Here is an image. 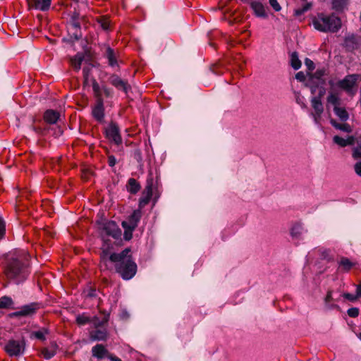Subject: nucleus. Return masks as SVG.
<instances>
[{
    "instance_id": "53",
    "label": "nucleus",
    "mask_w": 361,
    "mask_h": 361,
    "mask_svg": "<svg viewBox=\"0 0 361 361\" xmlns=\"http://www.w3.org/2000/svg\"><path fill=\"white\" fill-rule=\"evenodd\" d=\"M108 358L110 359L111 361H122L120 358L111 354L108 355Z\"/></svg>"
},
{
    "instance_id": "9",
    "label": "nucleus",
    "mask_w": 361,
    "mask_h": 361,
    "mask_svg": "<svg viewBox=\"0 0 361 361\" xmlns=\"http://www.w3.org/2000/svg\"><path fill=\"white\" fill-rule=\"evenodd\" d=\"M360 80L361 76L358 74L348 75L343 80H339L337 85L346 92L351 94L357 82Z\"/></svg>"
},
{
    "instance_id": "18",
    "label": "nucleus",
    "mask_w": 361,
    "mask_h": 361,
    "mask_svg": "<svg viewBox=\"0 0 361 361\" xmlns=\"http://www.w3.org/2000/svg\"><path fill=\"white\" fill-rule=\"evenodd\" d=\"M355 137L354 136H348L346 139L343 138L338 135H335L333 138L334 143L339 145L341 147H346L348 145H352L355 142Z\"/></svg>"
},
{
    "instance_id": "29",
    "label": "nucleus",
    "mask_w": 361,
    "mask_h": 361,
    "mask_svg": "<svg viewBox=\"0 0 361 361\" xmlns=\"http://www.w3.org/2000/svg\"><path fill=\"white\" fill-rule=\"evenodd\" d=\"M140 189V184L134 178H130L128 183V190L133 194L137 193Z\"/></svg>"
},
{
    "instance_id": "15",
    "label": "nucleus",
    "mask_w": 361,
    "mask_h": 361,
    "mask_svg": "<svg viewBox=\"0 0 361 361\" xmlns=\"http://www.w3.org/2000/svg\"><path fill=\"white\" fill-rule=\"evenodd\" d=\"M30 9L40 10L45 11L49 10L51 0H27Z\"/></svg>"
},
{
    "instance_id": "24",
    "label": "nucleus",
    "mask_w": 361,
    "mask_h": 361,
    "mask_svg": "<svg viewBox=\"0 0 361 361\" xmlns=\"http://www.w3.org/2000/svg\"><path fill=\"white\" fill-rule=\"evenodd\" d=\"M330 123L335 128L340 130L341 131L350 133L353 130L351 126L348 123H338L334 119H331Z\"/></svg>"
},
{
    "instance_id": "38",
    "label": "nucleus",
    "mask_w": 361,
    "mask_h": 361,
    "mask_svg": "<svg viewBox=\"0 0 361 361\" xmlns=\"http://www.w3.org/2000/svg\"><path fill=\"white\" fill-rule=\"evenodd\" d=\"M42 354L45 359H50L54 355V352L53 350H49L47 348H44L42 350Z\"/></svg>"
},
{
    "instance_id": "37",
    "label": "nucleus",
    "mask_w": 361,
    "mask_h": 361,
    "mask_svg": "<svg viewBox=\"0 0 361 361\" xmlns=\"http://www.w3.org/2000/svg\"><path fill=\"white\" fill-rule=\"evenodd\" d=\"M332 292L331 291H328L327 294H326V296L325 298V303H326V305L329 307V308H333V307H337L338 306L336 305H330L329 302L332 300Z\"/></svg>"
},
{
    "instance_id": "39",
    "label": "nucleus",
    "mask_w": 361,
    "mask_h": 361,
    "mask_svg": "<svg viewBox=\"0 0 361 361\" xmlns=\"http://www.w3.org/2000/svg\"><path fill=\"white\" fill-rule=\"evenodd\" d=\"M310 7H311V4L307 3L305 6H303L301 8H299V9L296 10L295 11V14L297 16L302 15L305 12L308 11L310 8Z\"/></svg>"
},
{
    "instance_id": "56",
    "label": "nucleus",
    "mask_w": 361,
    "mask_h": 361,
    "mask_svg": "<svg viewBox=\"0 0 361 361\" xmlns=\"http://www.w3.org/2000/svg\"><path fill=\"white\" fill-rule=\"evenodd\" d=\"M329 85H330L331 86H333V82H332L331 81V82H329Z\"/></svg>"
},
{
    "instance_id": "44",
    "label": "nucleus",
    "mask_w": 361,
    "mask_h": 361,
    "mask_svg": "<svg viewBox=\"0 0 361 361\" xmlns=\"http://www.w3.org/2000/svg\"><path fill=\"white\" fill-rule=\"evenodd\" d=\"M99 23L104 30H108L109 28V21L107 19H102Z\"/></svg>"
},
{
    "instance_id": "2",
    "label": "nucleus",
    "mask_w": 361,
    "mask_h": 361,
    "mask_svg": "<svg viewBox=\"0 0 361 361\" xmlns=\"http://www.w3.org/2000/svg\"><path fill=\"white\" fill-rule=\"evenodd\" d=\"M4 273L8 279L18 283L25 281L30 272L25 263L18 258H13L8 262Z\"/></svg>"
},
{
    "instance_id": "31",
    "label": "nucleus",
    "mask_w": 361,
    "mask_h": 361,
    "mask_svg": "<svg viewBox=\"0 0 361 361\" xmlns=\"http://www.w3.org/2000/svg\"><path fill=\"white\" fill-rule=\"evenodd\" d=\"M302 232V226L300 224H295L290 230V235L292 237L298 238Z\"/></svg>"
},
{
    "instance_id": "16",
    "label": "nucleus",
    "mask_w": 361,
    "mask_h": 361,
    "mask_svg": "<svg viewBox=\"0 0 361 361\" xmlns=\"http://www.w3.org/2000/svg\"><path fill=\"white\" fill-rule=\"evenodd\" d=\"M104 111L103 99H99L97 102V104L92 109V115L97 121L102 122L104 116Z\"/></svg>"
},
{
    "instance_id": "5",
    "label": "nucleus",
    "mask_w": 361,
    "mask_h": 361,
    "mask_svg": "<svg viewBox=\"0 0 361 361\" xmlns=\"http://www.w3.org/2000/svg\"><path fill=\"white\" fill-rule=\"evenodd\" d=\"M85 23V18L84 16H80L79 13L75 11L71 17L69 22L68 31L75 39H79L82 37L80 31L81 24Z\"/></svg>"
},
{
    "instance_id": "45",
    "label": "nucleus",
    "mask_w": 361,
    "mask_h": 361,
    "mask_svg": "<svg viewBox=\"0 0 361 361\" xmlns=\"http://www.w3.org/2000/svg\"><path fill=\"white\" fill-rule=\"evenodd\" d=\"M356 174L361 177V161L357 162L354 166Z\"/></svg>"
},
{
    "instance_id": "49",
    "label": "nucleus",
    "mask_w": 361,
    "mask_h": 361,
    "mask_svg": "<svg viewBox=\"0 0 361 361\" xmlns=\"http://www.w3.org/2000/svg\"><path fill=\"white\" fill-rule=\"evenodd\" d=\"M108 163H109V165L110 166H114L116 164V158L114 156H112V155L109 156V157H108Z\"/></svg>"
},
{
    "instance_id": "23",
    "label": "nucleus",
    "mask_w": 361,
    "mask_h": 361,
    "mask_svg": "<svg viewBox=\"0 0 361 361\" xmlns=\"http://www.w3.org/2000/svg\"><path fill=\"white\" fill-rule=\"evenodd\" d=\"M106 330L97 329L90 333V338L93 341H104L106 338Z\"/></svg>"
},
{
    "instance_id": "10",
    "label": "nucleus",
    "mask_w": 361,
    "mask_h": 361,
    "mask_svg": "<svg viewBox=\"0 0 361 361\" xmlns=\"http://www.w3.org/2000/svg\"><path fill=\"white\" fill-rule=\"evenodd\" d=\"M326 70L324 68H318L313 74L309 73V83L312 92L315 91L317 87L323 86L325 83L324 76L326 75Z\"/></svg>"
},
{
    "instance_id": "55",
    "label": "nucleus",
    "mask_w": 361,
    "mask_h": 361,
    "mask_svg": "<svg viewBox=\"0 0 361 361\" xmlns=\"http://www.w3.org/2000/svg\"><path fill=\"white\" fill-rule=\"evenodd\" d=\"M357 337L361 340V333L357 335Z\"/></svg>"
},
{
    "instance_id": "26",
    "label": "nucleus",
    "mask_w": 361,
    "mask_h": 361,
    "mask_svg": "<svg viewBox=\"0 0 361 361\" xmlns=\"http://www.w3.org/2000/svg\"><path fill=\"white\" fill-rule=\"evenodd\" d=\"M0 308L14 309L13 301L12 298L8 296H3L0 298Z\"/></svg>"
},
{
    "instance_id": "21",
    "label": "nucleus",
    "mask_w": 361,
    "mask_h": 361,
    "mask_svg": "<svg viewBox=\"0 0 361 361\" xmlns=\"http://www.w3.org/2000/svg\"><path fill=\"white\" fill-rule=\"evenodd\" d=\"M105 56L109 61V65L111 67H116L118 66V62H117V56L116 54L114 52V51L110 48L108 47L106 50Z\"/></svg>"
},
{
    "instance_id": "8",
    "label": "nucleus",
    "mask_w": 361,
    "mask_h": 361,
    "mask_svg": "<svg viewBox=\"0 0 361 361\" xmlns=\"http://www.w3.org/2000/svg\"><path fill=\"white\" fill-rule=\"evenodd\" d=\"M99 229L102 236H111L115 239L120 238L121 231L114 221H107L100 224Z\"/></svg>"
},
{
    "instance_id": "47",
    "label": "nucleus",
    "mask_w": 361,
    "mask_h": 361,
    "mask_svg": "<svg viewBox=\"0 0 361 361\" xmlns=\"http://www.w3.org/2000/svg\"><path fill=\"white\" fill-rule=\"evenodd\" d=\"M295 78L299 80V81H304L305 80V78H306V76L305 75V73L302 71L300 72H298L296 73L295 75Z\"/></svg>"
},
{
    "instance_id": "43",
    "label": "nucleus",
    "mask_w": 361,
    "mask_h": 361,
    "mask_svg": "<svg viewBox=\"0 0 361 361\" xmlns=\"http://www.w3.org/2000/svg\"><path fill=\"white\" fill-rule=\"evenodd\" d=\"M305 64L307 66L308 71H312L314 68V62L310 60V59H305Z\"/></svg>"
},
{
    "instance_id": "52",
    "label": "nucleus",
    "mask_w": 361,
    "mask_h": 361,
    "mask_svg": "<svg viewBox=\"0 0 361 361\" xmlns=\"http://www.w3.org/2000/svg\"><path fill=\"white\" fill-rule=\"evenodd\" d=\"M82 72H83V76H84L85 80L86 81V80H87L88 76H89V69L87 68H84L82 70Z\"/></svg>"
},
{
    "instance_id": "17",
    "label": "nucleus",
    "mask_w": 361,
    "mask_h": 361,
    "mask_svg": "<svg viewBox=\"0 0 361 361\" xmlns=\"http://www.w3.org/2000/svg\"><path fill=\"white\" fill-rule=\"evenodd\" d=\"M250 6L253 10L255 14L259 18H265L267 17V14L264 5L257 1H252L250 3Z\"/></svg>"
},
{
    "instance_id": "19",
    "label": "nucleus",
    "mask_w": 361,
    "mask_h": 361,
    "mask_svg": "<svg viewBox=\"0 0 361 361\" xmlns=\"http://www.w3.org/2000/svg\"><path fill=\"white\" fill-rule=\"evenodd\" d=\"M59 118V113L50 109L45 111L44 114V121L49 124H54Z\"/></svg>"
},
{
    "instance_id": "11",
    "label": "nucleus",
    "mask_w": 361,
    "mask_h": 361,
    "mask_svg": "<svg viewBox=\"0 0 361 361\" xmlns=\"http://www.w3.org/2000/svg\"><path fill=\"white\" fill-rule=\"evenodd\" d=\"M106 137L114 142L116 145H119L122 143V138L120 135L118 126L111 123L105 130Z\"/></svg>"
},
{
    "instance_id": "46",
    "label": "nucleus",
    "mask_w": 361,
    "mask_h": 361,
    "mask_svg": "<svg viewBox=\"0 0 361 361\" xmlns=\"http://www.w3.org/2000/svg\"><path fill=\"white\" fill-rule=\"evenodd\" d=\"M343 296L345 299H347V300H348L350 301H355V300H356L357 299V297L356 295H352L350 293H344L343 295Z\"/></svg>"
},
{
    "instance_id": "7",
    "label": "nucleus",
    "mask_w": 361,
    "mask_h": 361,
    "mask_svg": "<svg viewBox=\"0 0 361 361\" xmlns=\"http://www.w3.org/2000/svg\"><path fill=\"white\" fill-rule=\"evenodd\" d=\"M25 350V341L21 340H9L4 346V350L11 357H19L22 355Z\"/></svg>"
},
{
    "instance_id": "33",
    "label": "nucleus",
    "mask_w": 361,
    "mask_h": 361,
    "mask_svg": "<svg viewBox=\"0 0 361 361\" xmlns=\"http://www.w3.org/2000/svg\"><path fill=\"white\" fill-rule=\"evenodd\" d=\"M47 334V330L46 329H42L40 330L32 332L31 336H34L39 340L44 341L45 340V336Z\"/></svg>"
},
{
    "instance_id": "13",
    "label": "nucleus",
    "mask_w": 361,
    "mask_h": 361,
    "mask_svg": "<svg viewBox=\"0 0 361 361\" xmlns=\"http://www.w3.org/2000/svg\"><path fill=\"white\" fill-rule=\"evenodd\" d=\"M39 308L35 303L25 305L19 311L11 313V317H27L34 314Z\"/></svg>"
},
{
    "instance_id": "14",
    "label": "nucleus",
    "mask_w": 361,
    "mask_h": 361,
    "mask_svg": "<svg viewBox=\"0 0 361 361\" xmlns=\"http://www.w3.org/2000/svg\"><path fill=\"white\" fill-rule=\"evenodd\" d=\"M109 81L116 89H118V90H122L126 93L128 92V90L130 87L126 80H122L117 75H111L109 78Z\"/></svg>"
},
{
    "instance_id": "27",
    "label": "nucleus",
    "mask_w": 361,
    "mask_h": 361,
    "mask_svg": "<svg viewBox=\"0 0 361 361\" xmlns=\"http://www.w3.org/2000/svg\"><path fill=\"white\" fill-rule=\"evenodd\" d=\"M327 102L335 106H338L340 104V97L337 92L330 91L327 97Z\"/></svg>"
},
{
    "instance_id": "41",
    "label": "nucleus",
    "mask_w": 361,
    "mask_h": 361,
    "mask_svg": "<svg viewBox=\"0 0 361 361\" xmlns=\"http://www.w3.org/2000/svg\"><path fill=\"white\" fill-rule=\"evenodd\" d=\"M106 97H111L113 95V90L111 88L107 87L106 85L102 86V90Z\"/></svg>"
},
{
    "instance_id": "25",
    "label": "nucleus",
    "mask_w": 361,
    "mask_h": 361,
    "mask_svg": "<svg viewBox=\"0 0 361 361\" xmlns=\"http://www.w3.org/2000/svg\"><path fill=\"white\" fill-rule=\"evenodd\" d=\"M84 59L82 54H78L71 59V64L72 67L77 71L80 69L82 62Z\"/></svg>"
},
{
    "instance_id": "6",
    "label": "nucleus",
    "mask_w": 361,
    "mask_h": 361,
    "mask_svg": "<svg viewBox=\"0 0 361 361\" xmlns=\"http://www.w3.org/2000/svg\"><path fill=\"white\" fill-rule=\"evenodd\" d=\"M325 90L324 88L319 90V96L313 97L311 99V105L313 111L311 113L314 123L321 126L322 114L324 112V106L321 100L322 97L324 94Z\"/></svg>"
},
{
    "instance_id": "28",
    "label": "nucleus",
    "mask_w": 361,
    "mask_h": 361,
    "mask_svg": "<svg viewBox=\"0 0 361 361\" xmlns=\"http://www.w3.org/2000/svg\"><path fill=\"white\" fill-rule=\"evenodd\" d=\"M334 113L336 115L343 121H345L348 119L349 115L347 111L342 107L335 106L334 108Z\"/></svg>"
},
{
    "instance_id": "42",
    "label": "nucleus",
    "mask_w": 361,
    "mask_h": 361,
    "mask_svg": "<svg viewBox=\"0 0 361 361\" xmlns=\"http://www.w3.org/2000/svg\"><path fill=\"white\" fill-rule=\"evenodd\" d=\"M269 4L276 11H279L281 9V7L277 0H269Z\"/></svg>"
},
{
    "instance_id": "32",
    "label": "nucleus",
    "mask_w": 361,
    "mask_h": 361,
    "mask_svg": "<svg viewBox=\"0 0 361 361\" xmlns=\"http://www.w3.org/2000/svg\"><path fill=\"white\" fill-rule=\"evenodd\" d=\"M291 66L295 70H298L301 67V61L298 59V54L294 52L291 54Z\"/></svg>"
},
{
    "instance_id": "40",
    "label": "nucleus",
    "mask_w": 361,
    "mask_h": 361,
    "mask_svg": "<svg viewBox=\"0 0 361 361\" xmlns=\"http://www.w3.org/2000/svg\"><path fill=\"white\" fill-rule=\"evenodd\" d=\"M348 314L350 317H356L359 314V310L356 307H352L348 309Z\"/></svg>"
},
{
    "instance_id": "34",
    "label": "nucleus",
    "mask_w": 361,
    "mask_h": 361,
    "mask_svg": "<svg viewBox=\"0 0 361 361\" xmlns=\"http://www.w3.org/2000/svg\"><path fill=\"white\" fill-rule=\"evenodd\" d=\"M92 90L94 94V96L97 97V100L99 99H102V87H101L97 82L94 80L92 82Z\"/></svg>"
},
{
    "instance_id": "50",
    "label": "nucleus",
    "mask_w": 361,
    "mask_h": 361,
    "mask_svg": "<svg viewBox=\"0 0 361 361\" xmlns=\"http://www.w3.org/2000/svg\"><path fill=\"white\" fill-rule=\"evenodd\" d=\"M106 322H107V319H103V321L99 322V321H97V318H94L93 323L95 326H102L104 324H105Z\"/></svg>"
},
{
    "instance_id": "36",
    "label": "nucleus",
    "mask_w": 361,
    "mask_h": 361,
    "mask_svg": "<svg viewBox=\"0 0 361 361\" xmlns=\"http://www.w3.org/2000/svg\"><path fill=\"white\" fill-rule=\"evenodd\" d=\"M353 157L354 159L361 158V140L358 145L353 149Z\"/></svg>"
},
{
    "instance_id": "1",
    "label": "nucleus",
    "mask_w": 361,
    "mask_h": 361,
    "mask_svg": "<svg viewBox=\"0 0 361 361\" xmlns=\"http://www.w3.org/2000/svg\"><path fill=\"white\" fill-rule=\"evenodd\" d=\"M129 253V249H125L118 254L110 253L108 250L103 249L100 256L101 262L106 266L108 261L114 263L116 271L125 280H128L132 279L137 271V265L132 260Z\"/></svg>"
},
{
    "instance_id": "35",
    "label": "nucleus",
    "mask_w": 361,
    "mask_h": 361,
    "mask_svg": "<svg viewBox=\"0 0 361 361\" xmlns=\"http://www.w3.org/2000/svg\"><path fill=\"white\" fill-rule=\"evenodd\" d=\"M76 322L80 325H84L90 322V319L84 314L78 315L76 318Z\"/></svg>"
},
{
    "instance_id": "48",
    "label": "nucleus",
    "mask_w": 361,
    "mask_h": 361,
    "mask_svg": "<svg viewBox=\"0 0 361 361\" xmlns=\"http://www.w3.org/2000/svg\"><path fill=\"white\" fill-rule=\"evenodd\" d=\"M5 231V225L4 222L0 216V238H1L4 234Z\"/></svg>"
},
{
    "instance_id": "30",
    "label": "nucleus",
    "mask_w": 361,
    "mask_h": 361,
    "mask_svg": "<svg viewBox=\"0 0 361 361\" xmlns=\"http://www.w3.org/2000/svg\"><path fill=\"white\" fill-rule=\"evenodd\" d=\"M348 3V0H333V8L336 11H342Z\"/></svg>"
},
{
    "instance_id": "22",
    "label": "nucleus",
    "mask_w": 361,
    "mask_h": 361,
    "mask_svg": "<svg viewBox=\"0 0 361 361\" xmlns=\"http://www.w3.org/2000/svg\"><path fill=\"white\" fill-rule=\"evenodd\" d=\"M355 265V262H351L347 257H341L338 262V267L342 271L348 272Z\"/></svg>"
},
{
    "instance_id": "4",
    "label": "nucleus",
    "mask_w": 361,
    "mask_h": 361,
    "mask_svg": "<svg viewBox=\"0 0 361 361\" xmlns=\"http://www.w3.org/2000/svg\"><path fill=\"white\" fill-rule=\"evenodd\" d=\"M142 216V212L140 209L135 210L126 221L122 222V226L124 228V238L129 240L132 238L133 231L137 227V224Z\"/></svg>"
},
{
    "instance_id": "3",
    "label": "nucleus",
    "mask_w": 361,
    "mask_h": 361,
    "mask_svg": "<svg viewBox=\"0 0 361 361\" xmlns=\"http://www.w3.org/2000/svg\"><path fill=\"white\" fill-rule=\"evenodd\" d=\"M314 27L321 32H335L341 27V23L339 18L334 15L326 16L319 13L312 20Z\"/></svg>"
},
{
    "instance_id": "12",
    "label": "nucleus",
    "mask_w": 361,
    "mask_h": 361,
    "mask_svg": "<svg viewBox=\"0 0 361 361\" xmlns=\"http://www.w3.org/2000/svg\"><path fill=\"white\" fill-rule=\"evenodd\" d=\"M153 180L152 178H149L147 180V185L142 192V196L140 199L139 201V209L141 210L143 207H145L149 202L153 191Z\"/></svg>"
},
{
    "instance_id": "54",
    "label": "nucleus",
    "mask_w": 361,
    "mask_h": 361,
    "mask_svg": "<svg viewBox=\"0 0 361 361\" xmlns=\"http://www.w3.org/2000/svg\"><path fill=\"white\" fill-rule=\"evenodd\" d=\"M297 102L298 104H300L302 106H305V104L302 102H301V99L300 98L297 99Z\"/></svg>"
},
{
    "instance_id": "20",
    "label": "nucleus",
    "mask_w": 361,
    "mask_h": 361,
    "mask_svg": "<svg viewBox=\"0 0 361 361\" xmlns=\"http://www.w3.org/2000/svg\"><path fill=\"white\" fill-rule=\"evenodd\" d=\"M92 355L94 357H97V358L102 359L104 357H108V355L109 353H108L107 350L101 344H98L92 348Z\"/></svg>"
},
{
    "instance_id": "51",
    "label": "nucleus",
    "mask_w": 361,
    "mask_h": 361,
    "mask_svg": "<svg viewBox=\"0 0 361 361\" xmlns=\"http://www.w3.org/2000/svg\"><path fill=\"white\" fill-rule=\"evenodd\" d=\"M355 295L357 298H361V283L357 286Z\"/></svg>"
}]
</instances>
